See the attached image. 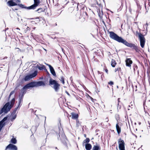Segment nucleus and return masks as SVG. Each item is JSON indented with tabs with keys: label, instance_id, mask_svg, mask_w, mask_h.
Returning a JSON list of instances; mask_svg holds the SVG:
<instances>
[{
	"label": "nucleus",
	"instance_id": "nucleus-4",
	"mask_svg": "<svg viewBox=\"0 0 150 150\" xmlns=\"http://www.w3.org/2000/svg\"><path fill=\"white\" fill-rule=\"evenodd\" d=\"M34 4L28 7L26 6L23 4H19L18 5L19 7L22 8H25L27 10H34L39 5L40 3V0H34Z\"/></svg>",
	"mask_w": 150,
	"mask_h": 150
},
{
	"label": "nucleus",
	"instance_id": "nucleus-31",
	"mask_svg": "<svg viewBox=\"0 0 150 150\" xmlns=\"http://www.w3.org/2000/svg\"><path fill=\"white\" fill-rule=\"evenodd\" d=\"M67 0H62V4L66 5L69 2V1H67Z\"/></svg>",
	"mask_w": 150,
	"mask_h": 150
},
{
	"label": "nucleus",
	"instance_id": "nucleus-51",
	"mask_svg": "<svg viewBox=\"0 0 150 150\" xmlns=\"http://www.w3.org/2000/svg\"><path fill=\"white\" fill-rule=\"evenodd\" d=\"M145 8H146V6L145 3Z\"/></svg>",
	"mask_w": 150,
	"mask_h": 150
},
{
	"label": "nucleus",
	"instance_id": "nucleus-30",
	"mask_svg": "<svg viewBox=\"0 0 150 150\" xmlns=\"http://www.w3.org/2000/svg\"><path fill=\"white\" fill-rule=\"evenodd\" d=\"M90 139L88 138H86V139L84 140L83 143H88L90 142Z\"/></svg>",
	"mask_w": 150,
	"mask_h": 150
},
{
	"label": "nucleus",
	"instance_id": "nucleus-20",
	"mask_svg": "<svg viewBox=\"0 0 150 150\" xmlns=\"http://www.w3.org/2000/svg\"><path fill=\"white\" fill-rule=\"evenodd\" d=\"M79 4V3H77L74 1V3L73 4V6L72 7H73V8H74L75 10H78V6Z\"/></svg>",
	"mask_w": 150,
	"mask_h": 150
},
{
	"label": "nucleus",
	"instance_id": "nucleus-33",
	"mask_svg": "<svg viewBox=\"0 0 150 150\" xmlns=\"http://www.w3.org/2000/svg\"><path fill=\"white\" fill-rule=\"evenodd\" d=\"M80 125V123L79 121L78 120H76V127H78Z\"/></svg>",
	"mask_w": 150,
	"mask_h": 150
},
{
	"label": "nucleus",
	"instance_id": "nucleus-13",
	"mask_svg": "<svg viewBox=\"0 0 150 150\" xmlns=\"http://www.w3.org/2000/svg\"><path fill=\"white\" fill-rule=\"evenodd\" d=\"M7 4L9 6H12L17 5H18H18L19 4H17L16 3L13 1L12 0L9 1L7 2Z\"/></svg>",
	"mask_w": 150,
	"mask_h": 150
},
{
	"label": "nucleus",
	"instance_id": "nucleus-24",
	"mask_svg": "<svg viewBox=\"0 0 150 150\" xmlns=\"http://www.w3.org/2000/svg\"><path fill=\"white\" fill-rule=\"evenodd\" d=\"M82 16H83V18L84 19L86 18H87L88 17L87 13L86 12H83L82 14Z\"/></svg>",
	"mask_w": 150,
	"mask_h": 150
},
{
	"label": "nucleus",
	"instance_id": "nucleus-15",
	"mask_svg": "<svg viewBox=\"0 0 150 150\" xmlns=\"http://www.w3.org/2000/svg\"><path fill=\"white\" fill-rule=\"evenodd\" d=\"M71 118L73 119H76L78 118L79 115L77 114L74 112H72L71 113Z\"/></svg>",
	"mask_w": 150,
	"mask_h": 150
},
{
	"label": "nucleus",
	"instance_id": "nucleus-54",
	"mask_svg": "<svg viewBox=\"0 0 150 150\" xmlns=\"http://www.w3.org/2000/svg\"><path fill=\"white\" fill-rule=\"evenodd\" d=\"M116 149L117 150H118V149L117 147H116Z\"/></svg>",
	"mask_w": 150,
	"mask_h": 150
},
{
	"label": "nucleus",
	"instance_id": "nucleus-29",
	"mask_svg": "<svg viewBox=\"0 0 150 150\" xmlns=\"http://www.w3.org/2000/svg\"><path fill=\"white\" fill-rule=\"evenodd\" d=\"M7 117H5L3 119V120H2L0 121V122H1V123H2V124H4V122L6 120H7Z\"/></svg>",
	"mask_w": 150,
	"mask_h": 150
},
{
	"label": "nucleus",
	"instance_id": "nucleus-16",
	"mask_svg": "<svg viewBox=\"0 0 150 150\" xmlns=\"http://www.w3.org/2000/svg\"><path fill=\"white\" fill-rule=\"evenodd\" d=\"M101 147L99 145L97 144L94 145L93 148L92 150H100Z\"/></svg>",
	"mask_w": 150,
	"mask_h": 150
},
{
	"label": "nucleus",
	"instance_id": "nucleus-5",
	"mask_svg": "<svg viewBox=\"0 0 150 150\" xmlns=\"http://www.w3.org/2000/svg\"><path fill=\"white\" fill-rule=\"evenodd\" d=\"M49 85L57 92L59 89L60 85L57 81L50 78L49 81Z\"/></svg>",
	"mask_w": 150,
	"mask_h": 150
},
{
	"label": "nucleus",
	"instance_id": "nucleus-45",
	"mask_svg": "<svg viewBox=\"0 0 150 150\" xmlns=\"http://www.w3.org/2000/svg\"><path fill=\"white\" fill-rule=\"evenodd\" d=\"M98 74H101V73H101L100 71H98Z\"/></svg>",
	"mask_w": 150,
	"mask_h": 150
},
{
	"label": "nucleus",
	"instance_id": "nucleus-6",
	"mask_svg": "<svg viewBox=\"0 0 150 150\" xmlns=\"http://www.w3.org/2000/svg\"><path fill=\"white\" fill-rule=\"evenodd\" d=\"M58 139L61 140L67 148H68L67 145L66 141L65 136L62 131H61L60 132H59V137H58Z\"/></svg>",
	"mask_w": 150,
	"mask_h": 150
},
{
	"label": "nucleus",
	"instance_id": "nucleus-59",
	"mask_svg": "<svg viewBox=\"0 0 150 150\" xmlns=\"http://www.w3.org/2000/svg\"><path fill=\"white\" fill-rule=\"evenodd\" d=\"M71 116V115H70L69 116V117H70Z\"/></svg>",
	"mask_w": 150,
	"mask_h": 150
},
{
	"label": "nucleus",
	"instance_id": "nucleus-8",
	"mask_svg": "<svg viewBox=\"0 0 150 150\" xmlns=\"http://www.w3.org/2000/svg\"><path fill=\"white\" fill-rule=\"evenodd\" d=\"M38 72L37 71H35L34 73L29 75L26 76L24 79V80L25 81H28L30 80L32 78L36 76Z\"/></svg>",
	"mask_w": 150,
	"mask_h": 150
},
{
	"label": "nucleus",
	"instance_id": "nucleus-36",
	"mask_svg": "<svg viewBox=\"0 0 150 150\" xmlns=\"http://www.w3.org/2000/svg\"><path fill=\"white\" fill-rule=\"evenodd\" d=\"M113 84V82L112 81H110V82H108V84L110 85H112Z\"/></svg>",
	"mask_w": 150,
	"mask_h": 150
},
{
	"label": "nucleus",
	"instance_id": "nucleus-38",
	"mask_svg": "<svg viewBox=\"0 0 150 150\" xmlns=\"http://www.w3.org/2000/svg\"><path fill=\"white\" fill-rule=\"evenodd\" d=\"M108 118L107 117L105 119V121L107 122L108 121Z\"/></svg>",
	"mask_w": 150,
	"mask_h": 150
},
{
	"label": "nucleus",
	"instance_id": "nucleus-32",
	"mask_svg": "<svg viewBox=\"0 0 150 150\" xmlns=\"http://www.w3.org/2000/svg\"><path fill=\"white\" fill-rule=\"evenodd\" d=\"M5 125L4 124H2L1 123V122H0V131L1 130L2 127L4 126Z\"/></svg>",
	"mask_w": 150,
	"mask_h": 150
},
{
	"label": "nucleus",
	"instance_id": "nucleus-12",
	"mask_svg": "<svg viewBox=\"0 0 150 150\" xmlns=\"http://www.w3.org/2000/svg\"><path fill=\"white\" fill-rule=\"evenodd\" d=\"M45 64L48 66L50 69L51 73L54 76H56V75L53 68L50 64L45 63Z\"/></svg>",
	"mask_w": 150,
	"mask_h": 150
},
{
	"label": "nucleus",
	"instance_id": "nucleus-58",
	"mask_svg": "<svg viewBox=\"0 0 150 150\" xmlns=\"http://www.w3.org/2000/svg\"><path fill=\"white\" fill-rule=\"evenodd\" d=\"M46 118V117H45V121Z\"/></svg>",
	"mask_w": 150,
	"mask_h": 150
},
{
	"label": "nucleus",
	"instance_id": "nucleus-43",
	"mask_svg": "<svg viewBox=\"0 0 150 150\" xmlns=\"http://www.w3.org/2000/svg\"><path fill=\"white\" fill-rule=\"evenodd\" d=\"M46 72L47 73H48V76H50V73H49V72H48V71H47V72Z\"/></svg>",
	"mask_w": 150,
	"mask_h": 150
},
{
	"label": "nucleus",
	"instance_id": "nucleus-42",
	"mask_svg": "<svg viewBox=\"0 0 150 150\" xmlns=\"http://www.w3.org/2000/svg\"><path fill=\"white\" fill-rule=\"evenodd\" d=\"M44 70H45V72H47V70L46 69V67H45V69H44Z\"/></svg>",
	"mask_w": 150,
	"mask_h": 150
},
{
	"label": "nucleus",
	"instance_id": "nucleus-19",
	"mask_svg": "<svg viewBox=\"0 0 150 150\" xmlns=\"http://www.w3.org/2000/svg\"><path fill=\"white\" fill-rule=\"evenodd\" d=\"M41 65V67H40L39 65L37 64L36 66V67L37 68H38L40 70H41L42 69H45V66L43 65L40 64Z\"/></svg>",
	"mask_w": 150,
	"mask_h": 150
},
{
	"label": "nucleus",
	"instance_id": "nucleus-44",
	"mask_svg": "<svg viewBox=\"0 0 150 150\" xmlns=\"http://www.w3.org/2000/svg\"><path fill=\"white\" fill-rule=\"evenodd\" d=\"M135 68H136V69L137 68V66H136L135 67V68H134V70H135Z\"/></svg>",
	"mask_w": 150,
	"mask_h": 150
},
{
	"label": "nucleus",
	"instance_id": "nucleus-10",
	"mask_svg": "<svg viewBox=\"0 0 150 150\" xmlns=\"http://www.w3.org/2000/svg\"><path fill=\"white\" fill-rule=\"evenodd\" d=\"M22 88L21 90V92H22V93L20 94L19 95V102H18V106H20V105L21 103L23 101V98L24 95V94L26 92V91L24 89L22 91Z\"/></svg>",
	"mask_w": 150,
	"mask_h": 150
},
{
	"label": "nucleus",
	"instance_id": "nucleus-37",
	"mask_svg": "<svg viewBox=\"0 0 150 150\" xmlns=\"http://www.w3.org/2000/svg\"><path fill=\"white\" fill-rule=\"evenodd\" d=\"M98 16L100 18H101L102 16V14H101V13H98Z\"/></svg>",
	"mask_w": 150,
	"mask_h": 150
},
{
	"label": "nucleus",
	"instance_id": "nucleus-56",
	"mask_svg": "<svg viewBox=\"0 0 150 150\" xmlns=\"http://www.w3.org/2000/svg\"><path fill=\"white\" fill-rule=\"evenodd\" d=\"M146 25L147 26L148 25V24L147 23H146Z\"/></svg>",
	"mask_w": 150,
	"mask_h": 150
},
{
	"label": "nucleus",
	"instance_id": "nucleus-46",
	"mask_svg": "<svg viewBox=\"0 0 150 150\" xmlns=\"http://www.w3.org/2000/svg\"><path fill=\"white\" fill-rule=\"evenodd\" d=\"M105 71H106V72L107 73H108V70L107 69H106L105 70Z\"/></svg>",
	"mask_w": 150,
	"mask_h": 150
},
{
	"label": "nucleus",
	"instance_id": "nucleus-35",
	"mask_svg": "<svg viewBox=\"0 0 150 150\" xmlns=\"http://www.w3.org/2000/svg\"><path fill=\"white\" fill-rule=\"evenodd\" d=\"M121 69L120 67L117 68H116L115 69V72H116L117 71H121Z\"/></svg>",
	"mask_w": 150,
	"mask_h": 150
},
{
	"label": "nucleus",
	"instance_id": "nucleus-39",
	"mask_svg": "<svg viewBox=\"0 0 150 150\" xmlns=\"http://www.w3.org/2000/svg\"><path fill=\"white\" fill-rule=\"evenodd\" d=\"M67 94V95L69 96H70V94H69V93L67 92V91H66L65 92Z\"/></svg>",
	"mask_w": 150,
	"mask_h": 150
},
{
	"label": "nucleus",
	"instance_id": "nucleus-22",
	"mask_svg": "<svg viewBox=\"0 0 150 150\" xmlns=\"http://www.w3.org/2000/svg\"><path fill=\"white\" fill-rule=\"evenodd\" d=\"M116 64V63L115 61L114 60L112 59L111 62V65L112 66V67H115Z\"/></svg>",
	"mask_w": 150,
	"mask_h": 150
},
{
	"label": "nucleus",
	"instance_id": "nucleus-50",
	"mask_svg": "<svg viewBox=\"0 0 150 150\" xmlns=\"http://www.w3.org/2000/svg\"><path fill=\"white\" fill-rule=\"evenodd\" d=\"M145 102H144V103H143V105H144V106H145Z\"/></svg>",
	"mask_w": 150,
	"mask_h": 150
},
{
	"label": "nucleus",
	"instance_id": "nucleus-41",
	"mask_svg": "<svg viewBox=\"0 0 150 150\" xmlns=\"http://www.w3.org/2000/svg\"><path fill=\"white\" fill-rule=\"evenodd\" d=\"M121 108V106H119V105H118V106L117 107V108L118 109V108H119V109H120Z\"/></svg>",
	"mask_w": 150,
	"mask_h": 150
},
{
	"label": "nucleus",
	"instance_id": "nucleus-52",
	"mask_svg": "<svg viewBox=\"0 0 150 150\" xmlns=\"http://www.w3.org/2000/svg\"><path fill=\"white\" fill-rule=\"evenodd\" d=\"M8 29V28H7L6 29V30H7Z\"/></svg>",
	"mask_w": 150,
	"mask_h": 150
},
{
	"label": "nucleus",
	"instance_id": "nucleus-21",
	"mask_svg": "<svg viewBox=\"0 0 150 150\" xmlns=\"http://www.w3.org/2000/svg\"><path fill=\"white\" fill-rule=\"evenodd\" d=\"M45 8H38L37 10H36L35 11L36 12H38V13H40L41 12H44L45 11Z\"/></svg>",
	"mask_w": 150,
	"mask_h": 150
},
{
	"label": "nucleus",
	"instance_id": "nucleus-14",
	"mask_svg": "<svg viewBox=\"0 0 150 150\" xmlns=\"http://www.w3.org/2000/svg\"><path fill=\"white\" fill-rule=\"evenodd\" d=\"M125 62L126 66L130 67H131V64L132 63V62L131 60V59L130 58L127 59Z\"/></svg>",
	"mask_w": 150,
	"mask_h": 150
},
{
	"label": "nucleus",
	"instance_id": "nucleus-7",
	"mask_svg": "<svg viewBox=\"0 0 150 150\" xmlns=\"http://www.w3.org/2000/svg\"><path fill=\"white\" fill-rule=\"evenodd\" d=\"M137 34L141 46L142 48H143L145 42V39L144 35L140 33H138L137 32Z\"/></svg>",
	"mask_w": 150,
	"mask_h": 150
},
{
	"label": "nucleus",
	"instance_id": "nucleus-9",
	"mask_svg": "<svg viewBox=\"0 0 150 150\" xmlns=\"http://www.w3.org/2000/svg\"><path fill=\"white\" fill-rule=\"evenodd\" d=\"M119 143V148L120 150H125V143L124 141L120 138L118 140Z\"/></svg>",
	"mask_w": 150,
	"mask_h": 150
},
{
	"label": "nucleus",
	"instance_id": "nucleus-11",
	"mask_svg": "<svg viewBox=\"0 0 150 150\" xmlns=\"http://www.w3.org/2000/svg\"><path fill=\"white\" fill-rule=\"evenodd\" d=\"M8 149L9 150H17V148L16 145L12 144H10L6 147L5 150Z\"/></svg>",
	"mask_w": 150,
	"mask_h": 150
},
{
	"label": "nucleus",
	"instance_id": "nucleus-47",
	"mask_svg": "<svg viewBox=\"0 0 150 150\" xmlns=\"http://www.w3.org/2000/svg\"><path fill=\"white\" fill-rule=\"evenodd\" d=\"M130 107V105H129L128 107V110H129L130 109V108H129Z\"/></svg>",
	"mask_w": 150,
	"mask_h": 150
},
{
	"label": "nucleus",
	"instance_id": "nucleus-57",
	"mask_svg": "<svg viewBox=\"0 0 150 150\" xmlns=\"http://www.w3.org/2000/svg\"><path fill=\"white\" fill-rule=\"evenodd\" d=\"M134 124H135V125H136V123H135Z\"/></svg>",
	"mask_w": 150,
	"mask_h": 150
},
{
	"label": "nucleus",
	"instance_id": "nucleus-18",
	"mask_svg": "<svg viewBox=\"0 0 150 150\" xmlns=\"http://www.w3.org/2000/svg\"><path fill=\"white\" fill-rule=\"evenodd\" d=\"M116 130L117 132V133L118 134H119L120 133L121 131V127H120V126H119L118 125V123H117L116 126Z\"/></svg>",
	"mask_w": 150,
	"mask_h": 150
},
{
	"label": "nucleus",
	"instance_id": "nucleus-28",
	"mask_svg": "<svg viewBox=\"0 0 150 150\" xmlns=\"http://www.w3.org/2000/svg\"><path fill=\"white\" fill-rule=\"evenodd\" d=\"M14 92H15L14 90L13 91H12L10 93L9 95V97H8V100H9V99H10V98L11 96V95H12L13 94V93H14Z\"/></svg>",
	"mask_w": 150,
	"mask_h": 150
},
{
	"label": "nucleus",
	"instance_id": "nucleus-53",
	"mask_svg": "<svg viewBox=\"0 0 150 150\" xmlns=\"http://www.w3.org/2000/svg\"><path fill=\"white\" fill-rule=\"evenodd\" d=\"M15 10H18V9H16H16H15Z\"/></svg>",
	"mask_w": 150,
	"mask_h": 150
},
{
	"label": "nucleus",
	"instance_id": "nucleus-27",
	"mask_svg": "<svg viewBox=\"0 0 150 150\" xmlns=\"http://www.w3.org/2000/svg\"><path fill=\"white\" fill-rule=\"evenodd\" d=\"M59 80L61 81L62 82V83L63 84H64L65 82L64 81V78L63 76L61 77Z\"/></svg>",
	"mask_w": 150,
	"mask_h": 150
},
{
	"label": "nucleus",
	"instance_id": "nucleus-23",
	"mask_svg": "<svg viewBox=\"0 0 150 150\" xmlns=\"http://www.w3.org/2000/svg\"><path fill=\"white\" fill-rule=\"evenodd\" d=\"M17 115L16 114H11V121L14 120L16 117Z\"/></svg>",
	"mask_w": 150,
	"mask_h": 150
},
{
	"label": "nucleus",
	"instance_id": "nucleus-49",
	"mask_svg": "<svg viewBox=\"0 0 150 150\" xmlns=\"http://www.w3.org/2000/svg\"><path fill=\"white\" fill-rule=\"evenodd\" d=\"M84 136L85 137H86V134H84Z\"/></svg>",
	"mask_w": 150,
	"mask_h": 150
},
{
	"label": "nucleus",
	"instance_id": "nucleus-25",
	"mask_svg": "<svg viewBox=\"0 0 150 150\" xmlns=\"http://www.w3.org/2000/svg\"><path fill=\"white\" fill-rule=\"evenodd\" d=\"M11 142L13 144H16L17 142V140L15 138H12L11 141Z\"/></svg>",
	"mask_w": 150,
	"mask_h": 150
},
{
	"label": "nucleus",
	"instance_id": "nucleus-55",
	"mask_svg": "<svg viewBox=\"0 0 150 150\" xmlns=\"http://www.w3.org/2000/svg\"><path fill=\"white\" fill-rule=\"evenodd\" d=\"M17 29H19V30H20V29H19V28H17Z\"/></svg>",
	"mask_w": 150,
	"mask_h": 150
},
{
	"label": "nucleus",
	"instance_id": "nucleus-2",
	"mask_svg": "<svg viewBox=\"0 0 150 150\" xmlns=\"http://www.w3.org/2000/svg\"><path fill=\"white\" fill-rule=\"evenodd\" d=\"M15 97H14L10 101L6 103L0 111V114L3 112L7 113L9 111L11 108L13 107L15 104Z\"/></svg>",
	"mask_w": 150,
	"mask_h": 150
},
{
	"label": "nucleus",
	"instance_id": "nucleus-17",
	"mask_svg": "<svg viewBox=\"0 0 150 150\" xmlns=\"http://www.w3.org/2000/svg\"><path fill=\"white\" fill-rule=\"evenodd\" d=\"M92 148L91 144L88 143L86 144L85 145V148L87 150H90Z\"/></svg>",
	"mask_w": 150,
	"mask_h": 150
},
{
	"label": "nucleus",
	"instance_id": "nucleus-26",
	"mask_svg": "<svg viewBox=\"0 0 150 150\" xmlns=\"http://www.w3.org/2000/svg\"><path fill=\"white\" fill-rule=\"evenodd\" d=\"M20 107L18 106L16 108H15L13 110V112H12V114H16V111L18 109L19 107Z\"/></svg>",
	"mask_w": 150,
	"mask_h": 150
},
{
	"label": "nucleus",
	"instance_id": "nucleus-1",
	"mask_svg": "<svg viewBox=\"0 0 150 150\" xmlns=\"http://www.w3.org/2000/svg\"><path fill=\"white\" fill-rule=\"evenodd\" d=\"M109 35L111 39L119 42L122 43L127 47L132 48L133 49L135 50L136 52H139V50L138 49L137 46L134 44L129 43L126 40L123 39L121 37L118 36L113 32H110Z\"/></svg>",
	"mask_w": 150,
	"mask_h": 150
},
{
	"label": "nucleus",
	"instance_id": "nucleus-40",
	"mask_svg": "<svg viewBox=\"0 0 150 150\" xmlns=\"http://www.w3.org/2000/svg\"><path fill=\"white\" fill-rule=\"evenodd\" d=\"M120 98H118V99H117V100H118V105H119V102H120Z\"/></svg>",
	"mask_w": 150,
	"mask_h": 150
},
{
	"label": "nucleus",
	"instance_id": "nucleus-34",
	"mask_svg": "<svg viewBox=\"0 0 150 150\" xmlns=\"http://www.w3.org/2000/svg\"><path fill=\"white\" fill-rule=\"evenodd\" d=\"M74 10H75L74 8L73 7H71L69 9V12H71Z\"/></svg>",
	"mask_w": 150,
	"mask_h": 150
},
{
	"label": "nucleus",
	"instance_id": "nucleus-60",
	"mask_svg": "<svg viewBox=\"0 0 150 150\" xmlns=\"http://www.w3.org/2000/svg\"><path fill=\"white\" fill-rule=\"evenodd\" d=\"M72 1H74L73 0H72Z\"/></svg>",
	"mask_w": 150,
	"mask_h": 150
},
{
	"label": "nucleus",
	"instance_id": "nucleus-3",
	"mask_svg": "<svg viewBox=\"0 0 150 150\" xmlns=\"http://www.w3.org/2000/svg\"><path fill=\"white\" fill-rule=\"evenodd\" d=\"M46 84L45 82L42 81H40L38 82L33 81L27 84L24 86L22 88V91L24 89H26L30 87L41 86H44Z\"/></svg>",
	"mask_w": 150,
	"mask_h": 150
},
{
	"label": "nucleus",
	"instance_id": "nucleus-48",
	"mask_svg": "<svg viewBox=\"0 0 150 150\" xmlns=\"http://www.w3.org/2000/svg\"><path fill=\"white\" fill-rule=\"evenodd\" d=\"M104 76V75H103V74H102L101 75V78L102 79V78H103V76Z\"/></svg>",
	"mask_w": 150,
	"mask_h": 150
}]
</instances>
